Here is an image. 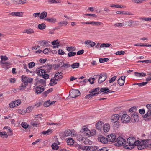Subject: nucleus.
Returning <instances> with one entry per match:
<instances>
[{
	"label": "nucleus",
	"mask_w": 151,
	"mask_h": 151,
	"mask_svg": "<svg viewBox=\"0 0 151 151\" xmlns=\"http://www.w3.org/2000/svg\"><path fill=\"white\" fill-rule=\"evenodd\" d=\"M149 140L144 139L141 142L139 140H136L133 137H129L127 140V145L124 146V148L127 149H132L134 147V146H137L139 150H142L148 147Z\"/></svg>",
	"instance_id": "1"
},
{
	"label": "nucleus",
	"mask_w": 151,
	"mask_h": 151,
	"mask_svg": "<svg viewBox=\"0 0 151 151\" xmlns=\"http://www.w3.org/2000/svg\"><path fill=\"white\" fill-rule=\"evenodd\" d=\"M73 131H74L73 130H71L70 129H68L64 132H61L59 133V136L60 138L62 139H64L67 137L71 135L73 136Z\"/></svg>",
	"instance_id": "2"
},
{
	"label": "nucleus",
	"mask_w": 151,
	"mask_h": 151,
	"mask_svg": "<svg viewBox=\"0 0 151 151\" xmlns=\"http://www.w3.org/2000/svg\"><path fill=\"white\" fill-rule=\"evenodd\" d=\"M1 61H0V63L2 64L1 65V66L4 68H7L8 67H5L4 65H5L7 64V65H10V63L8 62L4 63V62L6 61L8 59L7 57L4 56H1Z\"/></svg>",
	"instance_id": "3"
},
{
	"label": "nucleus",
	"mask_w": 151,
	"mask_h": 151,
	"mask_svg": "<svg viewBox=\"0 0 151 151\" xmlns=\"http://www.w3.org/2000/svg\"><path fill=\"white\" fill-rule=\"evenodd\" d=\"M117 143L116 144L118 146L124 145L126 143L125 140L121 137H119L116 139Z\"/></svg>",
	"instance_id": "4"
},
{
	"label": "nucleus",
	"mask_w": 151,
	"mask_h": 151,
	"mask_svg": "<svg viewBox=\"0 0 151 151\" xmlns=\"http://www.w3.org/2000/svg\"><path fill=\"white\" fill-rule=\"evenodd\" d=\"M99 76L98 79V83L99 84L104 81L107 78V75L105 73H102L100 75H98Z\"/></svg>",
	"instance_id": "5"
},
{
	"label": "nucleus",
	"mask_w": 151,
	"mask_h": 151,
	"mask_svg": "<svg viewBox=\"0 0 151 151\" xmlns=\"http://www.w3.org/2000/svg\"><path fill=\"white\" fill-rule=\"evenodd\" d=\"M80 94L78 90H72L69 92V95L72 98H76Z\"/></svg>",
	"instance_id": "6"
},
{
	"label": "nucleus",
	"mask_w": 151,
	"mask_h": 151,
	"mask_svg": "<svg viewBox=\"0 0 151 151\" xmlns=\"http://www.w3.org/2000/svg\"><path fill=\"white\" fill-rule=\"evenodd\" d=\"M22 80L23 83H31L33 80L32 78L22 75L21 76Z\"/></svg>",
	"instance_id": "7"
},
{
	"label": "nucleus",
	"mask_w": 151,
	"mask_h": 151,
	"mask_svg": "<svg viewBox=\"0 0 151 151\" xmlns=\"http://www.w3.org/2000/svg\"><path fill=\"white\" fill-rule=\"evenodd\" d=\"M130 120V118L127 114H123L121 117V121L123 123L129 122Z\"/></svg>",
	"instance_id": "8"
},
{
	"label": "nucleus",
	"mask_w": 151,
	"mask_h": 151,
	"mask_svg": "<svg viewBox=\"0 0 151 151\" xmlns=\"http://www.w3.org/2000/svg\"><path fill=\"white\" fill-rule=\"evenodd\" d=\"M21 103L20 100H17L13 102H12L9 104V106L10 108H14L19 105Z\"/></svg>",
	"instance_id": "9"
},
{
	"label": "nucleus",
	"mask_w": 151,
	"mask_h": 151,
	"mask_svg": "<svg viewBox=\"0 0 151 151\" xmlns=\"http://www.w3.org/2000/svg\"><path fill=\"white\" fill-rule=\"evenodd\" d=\"M24 12H13L9 14V15L18 17H21L23 16Z\"/></svg>",
	"instance_id": "10"
},
{
	"label": "nucleus",
	"mask_w": 151,
	"mask_h": 151,
	"mask_svg": "<svg viewBox=\"0 0 151 151\" xmlns=\"http://www.w3.org/2000/svg\"><path fill=\"white\" fill-rule=\"evenodd\" d=\"M131 115L130 120L132 122H137L139 121V118L137 114H131Z\"/></svg>",
	"instance_id": "11"
},
{
	"label": "nucleus",
	"mask_w": 151,
	"mask_h": 151,
	"mask_svg": "<svg viewBox=\"0 0 151 151\" xmlns=\"http://www.w3.org/2000/svg\"><path fill=\"white\" fill-rule=\"evenodd\" d=\"M116 136L114 134H111L108 136V141L115 142L116 140Z\"/></svg>",
	"instance_id": "12"
},
{
	"label": "nucleus",
	"mask_w": 151,
	"mask_h": 151,
	"mask_svg": "<svg viewBox=\"0 0 151 151\" xmlns=\"http://www.w3.org/2000/svg\"><path fill=\"white\" fill-rule=\"evenodd\" d=\"M120 116L117 114H115L112 115L111 117V120L112 122H115L118 121Z\"/></svg>",
	"instance_id": "13"
},
{
	"label": "nucleus",
	"mask_w": 151,
	"mask_h": 151,
	"mask_svg": "<svg viewBox=\"0 0 151 151\" xmlns=\"http://www.w3.org/2000/svg\"><path fill=\"white\" fill-rule=\"evenodd\" d=\"M98 147L96 146H86V151H96Z\"/></svg>",
	"instance_id": "14"
},
{
	"label": "nucleus",
	"mask_w": 151,
	"mask_h": 151,
	"mask_svg": "<svg viewBox=\"0 0 151 151\" xmlns=\"http://www.w3.org/2000/svg\"><path fill=\"white\" fill-rule=\"evenodd\" d=\"M35 90V93L38 94H40L44 91L43 86H37Z\"/></svg>",
	"instance_id": "15"
},
{
	"label": "nucleus",
	"mask_w": 151,
	"mask_h": 151,
	"mask_svg": "<svg viewBox=\"0 0 151 151\" xmlns=\"http://www.w3.org/2000/svg\"><path fill=\"white\" fill-rule=\"evenodd\" d=\"M98 139L99 142L104 144H106L108 142L107 138L104 137L103 136L101 135L99 136Z\"/></svg>",
	"instance_id": "16"
},
{
	"label": "nucleus",
	"mask_w": 151,
	"mask_h": 151,
	"mask_svg": "<svg viewBox=\"0 0 151 151\" xmlns=\"http://www.w3.org/2000/svg\"><path fill=\"white\" fill-rule=\"evenodd\" d=\"M125 77L124 76H122L118 80L117 82L120 86H122L124 84Z\"/></svg>",
	"instance_id": "17"
},
{
	"label": "nucleus",
	"mask_w": 151,
	"mask_h": 151,
	"mask_svg": "<svg viewBox=\"0 0 151 151\" xmlns=\"http://www.w3.org/2000/svg\"><path fill=\"white\" fill-rule=\"evenodd\" d=\"M73 136L75 137L76 139L79 141H83V138L82 136L80 134H76V133L75 131H73Z\"/></svg>",
	"instance_id": "18"
},
{
	"label": "nucleus",
	"mask_w": 151,
	"mask_h": 151,
	"mask_svg": "<svg viewBox=\"0 0 151 151\" xmlns=\"http://www.w3.org/2000/svg\"><path fill=\"white\" fill-rule=\"evenodd\" d=\"M103 129L104 132H108L110 129V125L108 123L104 124L103 126Z\"/></svg>",
	"instance_id": "19"
},
{
	"label": "nucleus",
	"mask_w": 151,
	"mask_h": 151,
	"mask_svg": "<svg viewBox=\"0 0 151 151\" xmlns=\"http://www.w3.org/2000/svg\"><path fill=\"white\" fill-rule=\"evenodd\" d=\"M37 73L38 75L42 76L46 73V71L45 70L42 69V67H40L37 70Z\"/></svg>",
	"instance_id": "20"
},
{
	"label": "nucleus",
	"mask_w": 151,
	"mask_h": 151,
	"mask_svg": "<svg viewBox=\"0 0 151 151\" xmlns=\"http://www.w3.org/2000/svg\"><path fill=\"white\" fill-rule=\"evenodd\" d=\"M101 92H104L102 94H107L111 92L107 88L104 87L100 89Z\"/></svg>",
	"instance_id": "21"
},
{
	"label": "nucleus",
	"mask_w": 151,
	"mask_h": 151,
	"mask_svg": "<svg viewBox=\"0 0 151 151\" xmlns=\"http://www.w3.org/2000/svg\"><path fill=\"white\" fill-rule=\"evenodd\" d=\"M35 32L34 30L31 28H27L26 29L23 31L22 33H26L28 34H31L34 33Z\"/></svg>",
	"instance_id": "22"
},
{
	"label": "nucleus",
	"mask_w": 151,
	"mask_h": 151,
	"mask_svg": "<svg viewBox=\"0 0 151 151\" xmlns=\"http://www.w3.org/2000/svg\"><path fill=\"white\" fill-rule=\"evenodd\" d=\"M103 124V122L101 121H99L97 122L96 125V128L99 130H101L102 129V125Z\"/></svg>",
	"instance_id": "23"
},
{
	"label": "nucleus",
	"mask_w": 151,
	"mask_h": 151,
	"mask_svg": "<svg viewBox=\"0 0 151 151\" xmlns=\"http://www.w3.org/2000/svg\"><path fill=\"white\" fill-rule=\"evenodd\" d=\"M45 20L51 23H55L56 22V18L53 17L46 18L45 19Z\"/></svg>",
	"instance_id": "24"
},
{
	"label": "nucleus",
	"mask_w": 151,
	"mask_h": 151,
	"mask_svg": "<svg viewBox=\"0 0 151 151\" xmlns=\"http://www.w3.org/2000/svg\"><path fill=\"white\" fill-rule=\"evenodd\" d=\"M47 13L46 12H42L40 14L39 18L40 19H43L45 18L47 16Z\"/></svg>",
	"instance_id": "25"
},
{
	"label": "nucleus",
	"mask_w": 151,
	"mask_h": 151,
	"mask_svg": "<svg viewBox=\"0 0 151 151\" xmlns=\"http://www.w3.org/2000/svg\"><path fill=\"white\" fill-rule=\"evenodd\" d=\"M85 44L87 45H89L90 47H93L94 46L96 43L91 40H88L85 41Z\"/></svg>",
	"instance_id": "26"
},
{
	"label": "nucleus",
	"mask_w": 151,
	"mask_h": 151,
	"mask_svg": "<svg viewBox=\"0 0 151 151\" xmlns=\"http://www.w3.org/2000/svg\"><path fill=\"white\" fill-rule=\"evenodd\" d=\"M68 24V22L66 21L59 22L58 23L59 26L58 27H57V29H59L60 27L64 25H66Z\"/></svg>",
	"instance_id": "27"
},
{
	"label": "nucleus",
	"mask_w": 151,
	"mask_h": 151,
	"mask_svg": "<svg viewBox=\"0 0 151 151\" xmlns=\"http://www.w3.org/2000/svg\"><path fill=\"white\" fill-rule=\"evenodd\" d=\"M63 62L62 61L57 64V69H58V71H62V69H63L62 66L63 65Z\"/></svg>",
	"instance_id": "28"
},
{
	"label": "nucleus",
	"mask_w": 151,
	"mask_h": 151,
	"mask_svg": "<svg viewBox=\"0 0 151 151\" xmlns=\"http://www.w3.org/2000/svg\"><path fill=\"white\" fill-rule=\"evenodd\" d=\"M63 77V73L60 71L57 72V81L61 79Z\"/></svg>",
	"instance_id": "29"
},
{
	"label": "nucleus",
	"mask_w": 151,
	"mask_h": 151,
	"mask_svg": "<svg viewBox=\"0 0 151 151\" xmlns=\"http://www.w3.org/2000/svg\"><path fill=\"white\" fill-rule=\"evenodd\" d=\"M51 49H50V52H51L53 54H56L57 53V51L54 49L56 48L57 47L56 46H51Z\"/></svg>",
	"instance_id": "30"
},
{
	"label": "nucleus",
	"mask_w": 151,
	"mask_h": 151,
	"mask_svg": "<svg viewBox=\"0 0 151 151\" xmlns=\"http://www.w3.org/2000/svg\"><path fill=\"white\" fill-rule=\"evenodd\" d=\"M52 133V130L51 129H49L47 131H43L42 134L45 135H49Z\"/></svg>",
	"instance_id": "31"
},
{
	"label": "nucleus",
	"mask_w": 151,
	"mask_h": 151,
	"mask_svg": "<svg viewBox=\"0 0 151 151\" xmlns=\"http://www.w3.org/2000/svg\"><path fill=\"white\" fill-rule=\"evenodd\" d=\"M53 91L52 89H49L47 91H45L43 93L42 96L44 97H45L47 96V94L50 93L52 92Z\"/></svg>",
	"instance_id": "32"
},
{
	"label": "nucleus",
	"mask_w": 151,
	"mask_h": 151,
	"mask_svg": "<svg viewBox=\"0 0 151 151\" xmlns=\"http://www.w3.org/2000/svg\"><path fill=\"white\" fill-rule=\"evenodd\" d=\"M46 25L44 23L39 24L38 25V28L40 30H43L45 29Z\"/></svg>",
	"instance_id": "33"
},
{
	"label": "nucleus",
	"mask_w": 151,
	"mask_h": 151,
	"mask_svg": "<svg viewBox=\"0 0 151 151\" xmlns=\"http://www.w3.org/2000/svg\"><path fill=\"white\" fill-rule=\"evenodd\" d=\"M68 144L69 145H72L74 143V140L72 138H69L67 141Z\"/></svg>",
	"instance_id": "34"
},
{
	"label": "nucleus",
	"mask_w": 151,
	"mask_h": 151,
	"mask_svg": "<svg viewBox=\"0 0 151 151\" xmlns=\"http://www.w3.org/2000/svg\"><path fill=\"white\" fill-rule=\"evenodd\" d=\"M71 66V65L68 63H64L63 62V65L62 66L63 69H62V71L63 70H65L66 69L68 68H69Z\"/></svg>",
	"instance_id": "35"
},
{
	"label": "nucleus",
	"mask_w": 151,
	"mask_h": 151,
	"mask_svg": "<svg viewBox=\"0 0 151 151\" xmlns=\"http://www.w3.org/2000/svg\"><path fill=\"white\" fill-rule=\"evenodd\" d=\"M27 85V83H22L19 86V89L21 90H23L26 88Z\"/></svg>",
	"instance_id": "36"
},
{
	"label": "nucleus",
	"mask_w": 151,
	"mask_h": 151,
	"mask_svg": "<svg viewBox=\"0 0 151 151\" xmlns=\"http://www.w3.org/2000/svg\"><path fill=\"white\" fill-rule=\"evenodd\" d=\"M31 124L33 126H36L39 124L37 120H32L31 122Z\"/></svg>",
	"instance_id": "37"
},
{
	"label": "nucleus",
	"mask_w": 151,
	"mask_h": 151,
	"mask_svg": "<svg viewBox=\"0 0 151 151\" xmlns=\"http://www.w3.org/2000/svg\"><path fill=\"white\" fill-rule=\"evenodd\" d=\"M56 79L55 78H52L50 80V85L51 86L55 85L56 84Z\"/></svg>",
	"instance_id": "38"
},
{
	"label": "nucleus",
	"mask_w": 151,
	"mask_h": 151,
	"mask_svg": "<svg viewBox=\"0 0 151 151\" xmlns=\"http://www.w3.org/2000/svg\"><path fill=\"white\" fill-rule=\"evenodd\" d=\"M71 66L73 69L77 68L79 67V63H76L72 64Z\"/></svg>",
	"instance_id": "39"
},
{
	"label": "nucleus",
	"mask_w": 151,
	"mask_h": 151,
	"mask_svg": "<svg viewBox=\"0 0 151 151\" xmlns=\"http://www.w3.org/2000/svg\"><path fill=\"white\" fill-rule=\"evenodd\" d=\"M35 106H32L28 107L26 109L25 112L27 113L30 112L34 108Z\"/></svg>",
	"instance_id": "40"
},
{
	"label": "nucleus",
	"mask_w": 151,
	"mask_h": 151,
	"mask_svg": "<svg viewBox=\"0 0 151 151\" xmlns=\"http://www.w3.org/2000/svg\"><path fill=\"white\" fill-rule=\"evenodd\" d=\"M109 60V59L107 58H99V61L101 63H103L105 62H107Z\"/></svg>",
	"instance_id": "41"
},
{
	"label": "nucleus",
	"mask_w": 151,
	"mask_h": 151,
	"mask_svg": "<svg viewBox=\"0 0 151 151\" xmlns=\"http://www.w3.org/2000/svg\"><path fill=\"white\" fill-rule=\"evenodd\" d=\"M110 45H111V44L109 43H103L100 45L99 49H100L101 48H102L104 47H108Z\"/></svg>",
	"instance_id": "42"
},
{
	"label": "nucleus",
	"mask_w": 151,
	"mask_h": 151,
	"mask_svg": "<svg viewBox=\"0 0 151 151\" xmlns=\"http://www.w3.org/2000/svg\"><path fill=\"white\" fill-rule=\"evenodd\" d=\"M100 88L99 87H97L96 88L92 89L91 92H94V93H99V94L101 93V91H100Z\"/></svg>",
	"instance_id": "43"
},
{
	"label": "nucleus",
	"mask_w": 151,
	"mask_h": 151,
	"mask_svg": "<svg viewBox=\"0 0 151 151\" xmlns=\"http://www.w3.org/2000/svg\"><path fill=\"white\" fill-rule=\"evenodd\" d=\"M91 134V131H90L88 129H87L86 131H85L84 133L83 134L85 136H88V137H90V135Z\"/></svg>",
	"instance_id": "44"
},
{
	"label": "nucleus",
	"mask_w": 151,
	"mask_h": 151,
	"mask_svg": "<svg viewBox=\"0 0 151 151\" xmlns=\"http://www.w3.org/2000/svg\"><path fill=\"white\" fill-rule=\"evenodd\" d=\"M66 50L68 51H74L76 50V48H75L73 46L67 47Z\"/></svg>",
	"instance_id": "45"
},
{
	"label": "nucleus",
	"mask_w": 151,
	"mask_h": 151,
	"mask_svg": "<svg viewBox=\"0 0 151 151\" xmlns=\"http://www.w3.org/2000/svg\"><path fill=\"white\" fill-rule=\"evenodd\" d=\"M76 147H77L78 149H80L82 150H86V146H83L81 145H78L76 146Z\"/></svg>",
	"instance_id": "46"
},
{
	"label": "nucleus",
	"mask_w": 151,
	"mask_h": 151,
	"mask_svg": "<svg viewBox=\"0 0 151 151\" xmlns=\"http://www.w3.org/2000/svg\"><path fill=\"white\" fill-rule=\"evenodd\" d=\"M76 55V52L73 51L70 52L68 54V56L69 57L74 56Z\"/></svg>",
	"instance_id": "47"
},
{
	"label": "nucleus",
	"mask_w": 151,
	"mask_h": 151,
	"mask_svg": "<svg viewBox=\"0 0 151 151\" xmlns=\"http://www.w3.org/2000/svg\"><path fill=\"white\" fill-rule=\"evenodd\" d=\"M50 105V100H48L45 102L44 104V106L45 107H47Z\"/></svg>",
	"instance_id": "48"
},
{
	"label": "nucleus",
	"mask_w": 151,
	"mask_h": 151,
	"mask_svg": "<svg viewBox=\"0 0 151 151\" xmlns=\"http://www.w3.org/2000/svg\"><path fill=\"white\" fill-rule=\"evenodd\" d=\"M114 124L113 125L114 127V128L115 129H117L119 127V121L116 122H113Z\"/></svg>",
	"instance_id": "49"
},
{
	"label": "nucleus",
	"mask_w": 151,
	"mask_h": 151,
	"mask_svg": "<svg viewBox=\"0 0 151 151\" xmlns=\"http://www.w3.org/2000/svg\"><path fill=\"white\" fill-rule=\"evenodd\" d=\"M148 83V82L146 81L145 82H143L141 83H136L135 84L138 85L139 86L141 87L145 85Z\"/></svg>",
	"instance_id": "50"
},
{
	"label": "nucleus",
	"mask_w": 151,
	"mask_h": 151,
	"mask_svg": "<svg viewBox=\"0 0 151 151\" xmlns=\"http://www.w3.org/2000/svg\"><path fill=\"white\" fill-rule=\"evenodd\" d=\"M140 19L142 21H151V18L150 17H141Z\"/></svg>",
	"instance_id": "51"
},
{
	"label": "nucleus",
	"mask_w": 151,
	"mask_h": 151,
	"mask_svg": "<svg viewBox=\"0 0 151 151\" xmlns=\"http://www.w3.org/2000/svg\"><path fill=\"white\" fill-rule=\"evenodd\" d=\"M92 90L89 91V93H91V96L92 97L93 96H97L98 94H99V93H94V92H91Z\"/></svg>",
	"instance_id": "52"
},
{
	"label": "nucleus",
	"mask_w": 151,
	"mask_h": 151,
	"mask_svg": "<svg viewBox=\"0 0 151 151\" xmlns=\"http://www.w3.org/2000/svg\"><path fill=\"white\" fill-rule=\"evenodd\" d=\"M58 55H63L65 54V52H64L63 50L61 49H59L58 50Z\"/></svg>",
	"instance_id": "53"
},
{
	"label": "nucleus",
	"mask_w": 151,
	"mask_h": 151,
	"mask_svg": "<svg viewBox=\"0 0 151 151\" xmlns=\"http://www.w3.org/2000/svg\"><path fill=\"white\" fill-rule=\"evenodd\" d=\"M40 46H44L45 45L48 44V42L46 41H42L40 42Z\"/></svg>",
	"instance_id": "54"
},
{
	"label": "nucleus",
	"mask_w": 151,
	"mask_h": 151,
	"mask_svg": "<svg viewBox=\"0 0 151 151\" xmlns=\"http://www.w3.org/2000/svg\"><path fill=\"white\" fill-rule=\"evenodd\" d=\"M21 125L23 128L25 129L27 128L28 127V125L25 122H23L22 123Z\"/></svg>",
	"instance_id": "55"
},
{
	"label": "nucleus",
	"mask_w": 151,
	"mask_h": 151,
	"mask_svg": "<svg viewBox=\"0 0 151 151\" xmlns=\"http://www.w3.org/2000/svg\"><path fill=\"white\" fill-rule=\"evenodd\" d=\"M134 22L133 20H129L128 21L126 22V23L127 24L128 26L131 27L132 26V23Z\"/></svg>",
	"instance_id": "56"
},
{
	"label": "nucleus",
	"mask_w": 151,
	"mask_h": 151,
	"mask_svg": "<svg viewBox=\"0 0 151 151\" xmlns=\"http://www.w3.org/2000/svg\"><path fill=\"white\" fill-rule=\"evenodd\" d=\"M28 65L29 68H32L35 66V63L34 62H31L28 63Z\"/></svg>",
	"instance_id": "57"
},
{
	"label": "nucleus",
	"mask_w": 151,
	"mask_h": 151,
	"mask_svg": "<svg viewBox=\"0 0 151 151\" xmlns=\"http://www.w3.org/2000/svg\"><path fill=\"white\" fill-rule=\"evenodd\" d=\"M109 150L108 148L104 147L99 150L98 151H109Z\"/></svg>",
	"instance_id": "58"
},
{
	"label": "nucleus",
	"mask_w": 151,
	"mask_h": 151,
	"mask_svg": "<svg viewBox=\"0 0 151 151\" xmlns=\"http://www.w3.org/2000/svg\"><path fill=\"white\" fill-rule=\"evenodd\" d=\"M63 46V44L60 43V41L57 39V48L60 47H62Z\"/></svg>",
	"instance_id": "59"
},
{
	"label": "nucleus",
	"mask_w": 151,
	"mask_h": 151,
	"mask_svg": "<svg viewBox=\"0 0 151 151\" xmlns=\"http://www.w3.org/2000/svg\"><path fill=\"white\" fill-rule=\"evenodd\" d=\"M52 65L50 64H48L45 66V68L47 69L48 70H51L52 68Z\"/></svg>",
	"instance_id": "60"
},
{
	"label": "nucleus",
	"mask_w": 151,
	"mask_h": 151,
	"mask_svg": "<svg viewBox=\"0 0 151 151\" xmlns=\"http://www.w3.org/2000/svg\"><path fill=\"white\" fill-rule=\"evenodd\" d=\"M51 147L53 150H57V143H54L52 145Z\"/></svg>",
	"instance_id": "61"
},
{
	"label": "nucleus",
	"mask_w": 151,
	"mask_h": 151,
	"mask_svg": "<svg viewBox=\"0 0 151 151\" xmlns=\"http://www.w3.org/2000/svg\"><path fill=\"white\" fill-rule=\"evenodd\" d=\"M125 52L124 51H121L117 52L115 54L116 55H123L125 54Z\"/></svg>",
	"instance_id": "62"
},
{
	"label": "nucleus",
	"mask_w": 151,
	"mask_h": 151,
	"mask_svg": "<svg viewBox=\"0 0 151 151\" xmlns=\"http://www.w3.org/2000/svg\"><path fill=\"white\" fill-rule=\"evenodd\" d=\"M117 78V76H113L112 78H111L109 80V83H111L112 82H114L115 81V80Z\"/></svg>",
	"instance_id": "63"
},
{
	"label": "nucleus",
	"mask_w": 151,
	"mask_h": 151,
	"mask_svg": "<svg viewBox=\"0 0 151 151\" xmlns=\"http://www.w3.org/2000/svg\"><path fill=\"white\" fill-rule=\"evenodd\" d=\"M96 134V131L94 129H93L91 131V134L90 136H92L95 135Z\"/></svg>",
	"instance_id": "64"
}]
</instances>
